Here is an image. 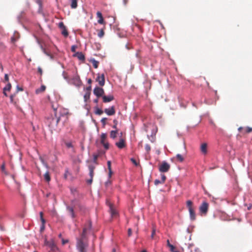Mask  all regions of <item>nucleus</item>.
Returning a JSON list of instances; mask_svg holds the SVG:
<instances>
[{"label": "nucleus", "mask_w": 252, "mask_h": 252, "mask_svg": "<svg viewBox=\"0 0 252 252\" xmlns=\"http://www.w3.org/2000/svg\"><path fill=\"white\" fill-rule=\"evenodd\" d=\"M71 2V8L75 9L77 7V0H69Z\"/></svg>", "instance_id": "412c9836"}, {"label": "nucleus", "mask_w": 252, "mask_h": 252, "mask_svg": "<svg viewBox=\"0 0 252 252\" xmlns=\"http://www.w3.org/2000/svg\"><path fill=\"white\" fill-rule=\"evenodd\" d=\"M104 92L102 88L96 87L94 90V93L97 97L102 96Z\"/></svg>", "instance_id": "ddd939ff"}, {"label": "nucleus", "mask_w": 252, "mask_h": 252, "mask_svg": "<svg viewBox=\"0 0 252 252\" xmlns=\"http://www.w3.org/2000/svg\"><path fill=\"white\" fill-rule=\"evenodd\" d=\"M252 132V127H246L244 130V133H250Z\"/></svg>", "instance_id": "2f4dec72"}, {"label": "nucleus", "mask_w": 252, "mask_h": 252, "mask_svg": "<svg viewBox=\"0 0 252 252\" xmlns=\"http://www.w3.org/2000/svg\"><path fill=\"white\" fill-rule=\"evenodd\" d=\"M59 237L60 238H61V237H62V234H60L59 235Z\"/></svg>", "instance_id": "69168bd1"}, {"label": "nucleus", "mask_w": 252, "mask_h": 252, "mask_svg": "<svg viewBox=\"0 0 252 252\" xmlns=\"http://www.w3.org/2000/svg\"><path fill=\"white\" fill-rule=\"evenodd\" d=\"M96 16L98 18L97 22L99 24L105 25V22L103 18L102 13L100 11H97L96 12Z\"/></svg>", "instance_id": "2eb2a0df"}, {"label": "nucleus", "mask_w": 252, "mask_h": 252, "mask_svg": "<svg viewBox=\"0 0 252 252\" xmlns=\"http://www.w3.org/2000/svg\"><path fill=\"white\" fill-rule=\"evenodd\" d=\"M62 74H63V77L64 78V79H65L66 80H67L68 82L69 81V79L68 78V76L67 73L65 71H63Z\"/></svg>", "instance_id": "72a5a7b5"}, {"label": "nucleus", "mask_w": 252, "mask_h": 252, "mask_svg": "<svg viewBox=\"0 0 252 252\" xmlns=\"http://www.w3.org/2000/svg\"><path fill=\"white\" fill-rule=\"evenodd\" d=\"M40 220L42 223L43 227H44V225L45 223V220L43 218V213L42 212H40Z\"/></svg>", "instance_id": "c85d7f7f"}, {"label": "nucleus", "mask_w": 252, "mask_h": 252, "mask_svg": "<svg viewBox=\"0 0 252 252\" xmlns=\"http://www.w3.org/2000/svg\"><path fill=\"white\" fill-rule=\"evenodd\" d=\"M112 175V170H109V177L111 178Z\"/></svg>", "instance_id": "4d7b16f0"}, {"label": "nucleus", "mask_w": 252, "mask_h": 252, "mask_svg": "<svg viewBox=\"0 0 252 252\" xmlns=\"http://www.w3.org/2000/svg\"><path fill=\"white\" fill-rule=\"evenodd\" d=\"M90 94H91V93L90 92L86 91V92L84 96V99L85 101H87L88 99L90 98Z\"/></svg>", "instance_id": "c756f323"}, {"label": "nucleus", "mask_w": 252, "mask_h": 252, "mask_svg": "<svg viewBox=\"0 0 252 252\" xmlns=\"http://www.w3.org/2000/svg\"><path fill=\"white\" fill-rule=\"evenodd\" d=\"M108 116L113 115L115 111H105Z\"/></svg>", "instance_id": "e433bc0d"}, {"label": "nucleus", "mask_w": 252, "mask_h": 252, "mask_svg": "<svg viewBox=\"0 0 252 252\" xmlns=\"http://www.w3.org/2000/svg\"><path fill=\"white\" fill-rule=\"evenodd\" d=\"M131 233H132V230H131V228H129V229H128V235L129 236H131Z\"/></svg>", "instance_id": "8fccbe9b"}, {"label": "nucleus", "mask_w": 252, "mask_h": 252, "mask_svg": "<svg viewBox=\"0 0 252 252\" xmlns=\"http://www.w3.org/2000/svg\"><path fill=\"white\" fill-rule=\"evenodd\" d=\"M107 167H108V170H112L111 169V162L110 161H108L107 162Z\"/></svg>", "instance_id": "4c0bfd02"}, {"label": "nucleus", "mask_w": 252, "mask_h": 252, "mask_svg": "<svg viewBox=\"0 0 252 252\" xmlns=\"http://www.w3.org/2000/svg\"><path fill=\"white\" fill-rule=\"evenodd\" d=\"M96 110L99 111V110H100V109H97V110Z\"/></svg>", "instance_id": "774afa93"}, {"label": "nucleus", "mask_w": 252, "mask_h": 252, "mask_svg": "<svg viewBox=\"0 0 252 252\" xmlns=\"http://www.w3.org/2000/svg\"><path fill=\"white\" fill-rule=\"evenodd\" d=\"M105 110H114V108L112 106L111 107L110 109H106Z\"/></svg>", "instance_id": "052dcab7"}, {"label": "nucleus", "mask_w": 252, "mask_h": 252, "mask_svg": "<svg viewBox=\"0 0 252 252\" xmlns=\"http://www.w3.org/2000/svg\"><path fill=\"white\" fill-rule=\"evenodd\" d=\"M68 83L77 87H80L82 84V82L78 75L74 76L71 80H69Z\"/></svg>", "instance_id": "6e6552de"}, {"label": "nucleus", "mask_w": 252, "mask_h": 252, "mask_svg": "<svg viewBox=\"0 0 252 252\" xmlns=\"http://www.w3.org/2000/svg\"><path fill=\"white\" fill-rule=\"evenodd\" d=\"M116 145L119 149H123L126 146V140L124 138H121L119 142L116 143Z\"/></svg>", "instance_id": "4468645a"}, {"label": "nucleus", "mask_w": 252, "mask_h": 252, "mask_svg": "<svg viewBox=\"0 0 252 252\" xmlns=\"http://www.w3.org/2000/svg\"><path fill=\"white\" fill-rule=\"evenodd\" d=\"M4 80L5 82H8L9 81L8 75L7 74H5L4 75Z\"/></svg>", "instance_id": "37998d69"}, {"label": "nucleus", "mask_w": 252, "mask_h": 252, "mask_svg": "<svg viewBox=\"0 0 252 252\" xmlns=\"http://www.w3.org/2000/svg\"><path fill=\"white\" fill-rule=\"evenodd\" d=\"M1 170H2V171H4V168H5V167H4V164H2V165H1Z\"/></svg>", "instance_id": "680f3d73"}, {"label": "nucleus", "mask_w": 252, "mask_h": 252, "mask_svg": "<svg viewBox=\"0 0 252 252\" xmlns=\"http://www.w3.org/2000/svg\"><path fill=\"white\" fill-rule=\"evenodd\" d=\"M167 246L170 248V246H173V245H171L170 243V242H169V240H167Z\"/></svg>", "instance_id": "864d4df0"}, {"label": "nucleus", "mask_w": 252, "mask_h": 252, "mask_svg": "<svg viewBox=\"0 0 252 252\" xmlns=\"http://www.w3.org/2000/svg\"><path fill=\"white\" fill-rule=\"evenodd\" d=\"M74 56L77 57L80 61L85 60V56L82 52H77L74 55Z\"/></svg>", "instance_id": "6ab92c4d"}, {"label": "nucleus", "mask_w": 252, "mask_h": 252, "mask_svg": "<svg viewBox=\"0 0 252 252\" xmlns=\"http://www.w3.org/2000/svg\"><path fill=\"white\" fill-rule=\"evenodd\" d=\"M170 251L171 252H179V251L177 250L175 248V247L173 245V246H170Z\"/></svg>", "instance_id": "f704fd0d"}, {"label": "nucleus", "mask_w": 252, "mask_h": 252, "mask_svg": "<svg viewBox=\"0 0 252 252\" xmlns=\"http://www.w3.org/2000/svg\"><path fill=\"white\" fill-rule=\"evenodd\" d=\"M92 63L95 68H97L98 67L99 64V62L98 61L93 59L92 60Z\"/></svg>", "instance_id": "a878e982"}, {"label": "nucleus", "mask_w": 252, "mask_h": 252, "mask_svg": "<svg viewBox=\"0 0 252 252\" xmlns=\"http://www.w3.org/2000/svg\"><path fill=\"white\" fill-rule=\"evenodd\" d=\"M71 204V206H67L66 209L71 218H75L76 217V215L74 212V210L79 209L80 211H82L83 210L84 207L81 205L79 201L77 200L72 201Z\"/></svg>", "instance_id": "f03ea898"}, {"label": "nucleus", "mask_w": 252, "mask_h": 252, "mask_svg": "<svg viewBox=\"0 0 252 252\" xmlns=\"http://www.w3.org/2000/svg\"><path fill=\"white\" fill-rule=\"evenodd\" d=\"M170 168V165L166 161H163L161 164L159 166V171L160 172H167L169 171Z\"/></svg>", "instance_id": "0eeeda50"}, {"label": "nucleus", "mask_w": 252, "mask_h": 252, "mask_svg": "<svg viewBox=\"0 0 252 252\" xmlns=\"http://www.w3.org/2000/svg\"><path fill=\"white\" fill-rule=\"evenodd\" d=\"M11 88V85L10 84V83H8L7 85L5 86V87H4V89H3V91H4V94L5 95H6V94L5 93V91H9L10 89Z\"/></svg>", "instance_id": "5701e85b"}, {"label": "nucleus", "mask_w": 252, "mask_h": 252, "mask_svg": "<svg viewBox=\"0 0 252 252\" xmlns=\"http://www.w3.org/2000/svg\"><path fill=\"white\" fill-rule=\"evenodd\" d=\"M92 222L88 221L84 225L80 236L76 238V248L78 252H88L89 243L87 235L92 229Z\"/></svg>", "instance_id": "f257e3e1"}, {"label": "nucleus", "mask_w": 252, "mask_h": 252, "mask_svg": "<svg viewBox=\"0 0 252 252\" xmlns=\"http://www.w3.org/2000/svg\"><path fill=\"white\" fill-rule=\"evenodd\" d=\"M106 203L109 207V212L111 214V217L113 218H116L118 216V211L114 208L113 205L108 200L107 201Z\"/></svg>", "instance_id": "20e7f679"}, {"label": "nucleus", "mask_w": 252, "mask_h": 252, "mask_svg": "<svg viewBox=\"0 0 252 252\" xmlns=\"http://www.w3.org/2000/svg\"><path fill=\"white\" fill-rule=\"evenodd\" d=\"M44 179L45 180L49 182L50 180H51V178H50V175H49V172H46L45 174H44Z\"/></svg>", "instance_id": "393cba45"}, {"label": "nucleus", "mask_w": 252, "mask_h": 252, "mask_svg": "<svg viewBox=\"0 0 252 252\" xmlns=\"http://www.w3.org/2000/svg\"><path fill=\"white\" fill-rule=\"evenodd\" d=\"M96 81L98 82V84L100 86H103L105 84V78L104 74H97Z\"/></svg>", "instance_id": "9b49d317"}, {"label": "nucleus", "mask_w": 252, "mask_h": 252, "mask_svg": "<svg viewBox=\"0 0 252 252\" xmlns=\"http://www.w3.org/2000/svg\"><path fill=\"white\" fill-rule=\"evenodd\" d=\"M128 2V0H124V3L126 5Z\"/></svg>", "instance_id": "e2e57ef3"}, {"label": "nucleus", "mask_w": 252, "mask_h": 252, "mask_svg": "<svg viewBox=\"0 0 252 252\" xmlns=\"http://www.w3.org/2000/svg\"><path fill=\"white\" fill-rule=\"evenodd\" d=\"M243 129H244V128H243V127H239V128H238V131H239V132H244V131H242Z\"/></svg>", "instance_id": "6e6d98bb"}, {"label": "nucleus", "mask_w": 252, "mask_h": 252, "mask_svg": "<svg viewBox=\"0 0 252 252\" xmlns=\"http://www.w3.org/2000/svg\"><path fill=\"white\" fill-rule=\"evenodd\" d=\"M91 89H92L91 86H90L86 88V91L90 92L91 93Z\"/></svg>", "instance_id": "3c124183"}, {"label": "nucleus", "mask_w": 252, "mask_h": 252, "mask_svg": "<svg viewBox=\"0 0 252 252\" xmlns=\"http://www.w3.org/2000/svg\"><path fill=\"white\" fill-rule=\"evenodd\" d=\"M17 93L18 92V91H22L23 90L22 88L20 87L19 86H17Z\"/></svg>", "instance_id": "09e8293b"}, {"label": "nucleus", "mask_w": 252, "mask_h": 252, "mask_svg": "<svg viewBox=\"0 0 252 252\" xmlns=\"http://www.w3.org/2000/svg\"><path fill=\"white\" fill-rule=\"evenodd\" d=\"M117 131L116 130H112L110 132V137L115 138L116 137Z\"/></svg>", "instance_id": "bb28decb"}, {"label": "nucleus", "mask_w": 252, "mask_h": 252, "mask_svg": "<svg viewBox=\"0 0 252 252\" xmlns=\"http://www.w3.org/2000/svg\"><path fill=\"white\" fill-rule=\"evenodd\" d=\"M146 252V251L145 250H143V251H142V252Z\"/></svg>", "instance_id": "338daca9"}, {"label": "nucleus", "mask_w": 252, "mask_h": 252, "mask_svg": "<svg viewBox=\"0 0 252 252\" xmlns=\"http://www.w3.org/2000/svg\"><path fill=\"white\" fill-rule=\"evenodd\" d=\"M186 204L189 212L190 219L191 220H194L196 219V215L193 202L191 200H189L187 201Z\"/></svg>", "instance_id": "7ed1b4c3"}, {"label": "nucleus", "mask_w": 252, "mask_h": 252, "mask_svg": "<svg viewBox=\"0 0 252 252\" xmlns=\"http://www.w3.org/2000/svg\"><path fill=\"white\" fill-rule=\"evenodd\" d=\"M100 143L104 146V148L106 150H108L109 148V143L107 142L106 140L107 135L106 133H102L100 136Z\"/></svg>", "instance_id": "1a4fd4ad"}, {"label": "nucleus", "mask_w": 252, "mask_h": 252, "mask_svg": "<svg viewBox=\"0 0 252 252\" xmlns=\"http://www.w3.org/2000/svg\"><path fill=\"white\" fill-rule=\"evenodd\" d=\"M103 101L105 103L109 102L114 99V97L112 95L108 96L103 95L102 96Z\"/></svg>", "instance_id": "f3484780"}, {"label": "nucleus", "mask_w": 252, "mask_h": 252, "mask_svg": "<svg viewBox=\"0 0 252 252\" xmlns=\"http://www.w3.org/2000/svg\"><path fill=\"white\" fill-rule=\"evenodd\" d=\"M200 150L202 154L205 155L207 153V145L204 143L201 144L200 146Z\"/></svg>", "instance_id": "a211bd4d"}, {"label": "nucleus", "mask_w": 252, "mask_h": 252, "mask_svg": "<svg viewBox=\"0 0 252 252\" xmlns=\"http://www.w3.org/2000/svg\"><path fill=\"white\" fill-rule=\"evenodd\" d=\"M43 52H44L46 55H47V56H50V54H49L48 53H47V52L46 51V50H45V49H43Z\"/></svg>", "instance_id": "13d9d810"}, {"label": "nucleus", "mask_w": 252, "mask_h": 252, "mask_svg": "<svg viewBox=\"0 0 252 252\" xmlns=\"http://www.w3.org/2000/svg\"><path fill=\"white\" fill-rule=\"evenodd\" d=\"M130 160L131 161V162H132V163H133L135 165L137 166V165H138V163H137V162L136 160L134 158H131L130 159Z\"/></svg>", "instance_id": "58836bf2"}, {"label": "nucleus", "mask_w": 252, "mask_h": 252, "mask_svg": "<svg viewBox=\"0 0 252 252\" xmlns=\"http://www.w3.org/2000/svg\"><path fill=\"white\" fill-rule=\"evenodd\" d=\"M38 72L40 73V75L42 74V70L40 67H38Z\"/></svg>", "instance_id": "a18cd8bd"}, {"label": "nucleus", "mask_w": 252, "mask_h": 252, "mask_svg": "<svg viewBox=\"0 0 252 252\" xmlns=\"http://www.w3.org/2000/svg\"><path fill=\"white\" fill-rule=\"evenodd\" d=\"M154 184L156 186H157L159 184H161V181L159 180H156L155 181H154Z\"/></svg>", "instance_id": "a19ab883"}, {"label": "nucleus", "mask_w": 252, "mask_h": 252, "mask_svg": "<svg viewBox=\"0 0 252 252\" xmlns=\"http://www.w3.org/2000/svg\"><path fill=\"white\" fill-rule=\"evenodd\" d=\"M59 27L61 30L62 34L64 36L67 37L68 35V33L65 26L63 22H61L59 23Z\"/></svg>", "instance_id": "9d476101"}, {"label": "nucleus", "mask_w": 252, "mask_h": 252, "mask_svg": "<svg viewBox=\"0 0 252 252\" xmlns=\"http://www.w3.org/2000/svg\"><path fill=\"white\" fill-rule=\"evenodd\" d=\"M46 89V87L44 85H42L40 88H38L35 91V93L36 94H39L40 93H42V92H43L45 91Z\"/></svg>", "instance_id": "4be33fe9"}, {"label": "nucleus", "mask_w": 252, "mask_h": 252, "mask_svg": "<svg viewBox=\"0 0 252 252\" xmlns=\"http://www.w3.org/2000/svg\"><path fill=\"white\" fill-rule=\"evenodd\" d=\"M155 233H156V230L154 228H153V230H152V234H151V238L152 239L154 238V235H155Z\"/></svg>", "instance_id": "ea45409f"}, {"label": "nucleus", "mask_w": 252, "mask_h": 252, "mask_svg": "<svg viewBox=\"0 0 252 252\" xmlns=\"http://www.w3.org/2000/svg\"><path fill=\"white\" fill-rule=\"evenodd\" d=\"M76 46L75 45H73L71 46V51L72 52H75V50H76Z\"/></svg>", "instance_id": "79ce46f5"}, {"label": "nucleus", "mask_w": 252, "mask_h": 252, "mask_svg": "<svg viewBox=\"0 0 252 252\" xmlns=\"http://www.w3.org/2000/svg\"><path fill=\"white\" fill-rule=\"evenodd\" d=\"M176 158L180 162H182L184 160L183 157L180 154H177L176 155Z\"/></svg>", "instance_id": "473e14b6"}, {"label": "nucleus", "mask_w": 252, "mask_h": 252, "mask_svg": "<svg viewBox=\"0 0 252 252\" xmlns=\"http://www.w3.org/2000/svg\"><path fill=\"white\" fill-rule=\"evenodd\" d=\"M166 177L164 175H161V184H163L165 180H166Z\"/></svg>", "instance_id": "c9c22d12"}, {"label": "nucleus", "mask_w": 252, "mask_h": 252, "mask_svg": "<svg viewBox=\"0 0 252 252\" xmlns=\"http://www.w3.org/2000/svg\"><path fill=\"white\" fill-rule=\"evenodd\" d=\"M64 143L68 148H73V146L71 142H67L66 141H64Z\"/></svg>", "instance_id": "b1692460"}, {"label": "nucleus", "mask_w": 252, "mask_h": 252, "mask_svg": "<svg viewBox=\"0 0 252 252\" xmlns=\"http://www.w3.org/2000/svg\"><path fill=\"white\" fill-rule=\"evenodd\" d=\"M11 40L13 43H14L16 41V39L14 36L11 38Z\"/></svg>", "instance_id": "603ef678"}, {"label": "nucleus", "mask_w": 252, "mask_h": 252, "mask_svg": "<svg viewBox=\"0 0 252 252\" xmlns=\"http://www.w3.org/2000/svg\"><path fill=\"white\" fill-rule=\"evenodd\" d=\"M104 154V152H103V151H98V152L96 153V154H94L93 155V158H94V159H93V161L96 164H97V158L98 157H99L101 155H103Z\"/></svg>", "instance_id": "dca6fc26"}, {"label": "nucleus", "mask_w": 252, "mask_h": 252, "mask_svg": "<svg viewBox=\"0 0 252 252\" xmlns=\"http://www.w3.org/2000/svg\"><path fill=\"white\" fill-rule=\"evenodd\" d=\"M98 36L100 38H102L104 35V29H101L98 32Z\"/></svg>", "instance_id": "7c9ffc66"}, {"label": "nucleus", "mask_w": 252, "mask_h": 252, "mask_svg": "<svg viewBox=\"0 0 252 252\" xmlns=\"http://www.w3.org/2000/svg\"><path fill=\"white\" fill-rule=\"evenodd\" d=\"M15 94L11 95L10 96V100L11 102H14V97L15 96Z\"/></svg>", "instance_id": "de8ad7c7"}, {"label": "nucleus", "mask_w": 252, "mask_h": 252, "mask_svg": "<svg viewBox=\"0 0 252 252\" xmlns=\"http://www.w3.org/2000/svg\"><path fill=\"white\" fill-rule=\"evenodd\" d=\"M109 183H110L109 182H106L105 184H106V185L107 186L108 185V184H109Z\"/></svg>", "instance_id": "0e129e2a"}, {"label": "nucleus", "mask_w": 252, "mask_h": 252, "mask_svg": "<svg viewBox=\"0 0 252 252\" xmlns=\"http://www.w3.org/2000/svg\"><path fill=\"white\" fill-rule=\"evenodd\" d=\"M92 81L91 79H89L88 80V84H91L92 83Z\"/></svg>", "instance_id": "bf43d9fd"}, {"label": "nucleus", "mask_w": 252, "mask_h": 252, "mask_svg": "<svg viewBox=\"0 0 252 252\" xmlns=\"http://www.w3.org/2000/svg\"><path fill=\"white\" fill-rule=\"evenodd\" d=\"M47 245H48L53 250H55L57 247L56 244L53 240L47 242Z\"/></svg>", "instance_id": "aec40b11"}, {"label": "nucleus", "mask_w": 252, "mask_h": 252, "mask_svg": "<svg viewBox=\"0 0 252 252\" xmlns=\"http://www.w3.org/2000/svg\"><path fill=\"white\" fill-rule=\"evenodd\" d=\"M145 149L146 151V154L147 155L149 154V153L151 151V146L149 144H146L145 146Z\"/></svg>", "instance_id": "cd10ccee"}, {"label": "nucleus", "mask_w": 252, "mask_h": 252, "mask_svg": "<svg viewBox=\"0 0 252 252\" xmlns=\"http://www.w3.org/2000/svg\"><path fill=\"white\" fill-rule=\"evenodd\" d=\"M107 120V118H103L101 119V121L102 123H103V124H105V121H106Z\"/></svg>", "instance_id": "5fc2aeb1"}, {"label": "nucleus", "mask_w": 252, "mask_h": 252, "mask_svg": "<svg viewBox=\"0 0 252 252\" xmlns=\"http://www.w3.org/2000/svg\"><path fill=\"white\" fill-rule=\"evenodd\" d=\"M209 208V204L206 202H203L199 208V212L201 215H205L207 213Z\"/></svg>", "instance_id": "423d86ee"}, {"label": "nucleus", "mask_w": 252, "mask_h": 252, "mask_svg": "<svg viewBox=\"0 0 252 252\" xmlns=\"http://www.w3.org/2000/svg\"><path fill=\"white\" fill-rule=\"evenodd\" d=\"M67 114V112L65 114H63L62 111H54L55 119H56V123L58 124L60 122L61 117H64ZM53 119L54 120V118H53Z\"/></svg>", "instance_id": "f8f14e48"}, {"label": "nucleus", "mask_w": 252, "mask_h": 252, "mask_svg": "<svg viewBox=\"0 0 252 252\" xmlns=\"http://www.w3.org/2000/svg\"><path fill=\"white\" fill-rule=\"evenodd\" d=\"M103 112L104 111H95V113L97 115H100L103 113Z\"/></svg>", "instance_id": "49530a36"}, {"label": "nucleus", "mask_w": 252, "mask_h": 252, "mask_svg": "<svg viewBox=\"0 0 252 252\" xmlns=\"http://www.w3.org/2000/svg\"><path fill=\"white\" fill-rule=\"evenodd\" d=\"M68 240L66 239V240H64L63 239H62V244L63 245H64L66 243H67L68 242Z\"/></svg>", "instance_id": "c03bdc74"}, {"label": "nucleus", "mask_w": 252, "mask_h": 252, "mask_svg": "<svg viewBox=\"0 0 252 252\" xmlns=\"http://www.w3.org/2000/svg\"><path fill=\"white\" fill-rule=\"evenodd\" d=\"M88 168L89 170V176L90 178L87 180L86 182L88 184L91 185L93 182V177L94 176V170L95 168V166L94 165L90 164L88 166Z\"/></svg>", "instance_id": "39448f33"}]
</instances>
